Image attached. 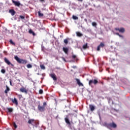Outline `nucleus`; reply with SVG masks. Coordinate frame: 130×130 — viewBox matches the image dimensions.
<instances>
[{
  "instance_id": "1",
  "label": "nucleus",
  "mask_w": 130,
  "mask_h": 130,
  "mask_svg": "<svg viewBox=\"0 0 130 130\" xmlns=\"http://www.w3.org/2000/svg\"><path fill=\"white\" fill-rule=\"evenodd\" d=\"M14 59L18 63H22V64H26V63H28V61L26 59H21L19 58L17 56H14Z\"/></svg>"
},
{
  "instance_id": "2",
  "label": "nucleus",
  "mask_w": 130,
  "mask_h": 130,
  "mask_svg": "<svg viewBox=\"0 0 130 130\" xmlns=\"http://www.w3.org/2000/svg\"><path fill=\"white\" fill-rule=\"evenodd\" d=\"M28 123H29V124H31V125H33L34 126H36V127H37L39 125V122L33 119H29L28 121Z\"/></svg>"
},
{
  "instance_id": "3",
  "label": "nucleus",
  "mask_w": 130,
  "mask_h": 130,
  "mask_svg": "<svg viewBox=\"0 0 130 130\" xmlns=\"http://www.w3.org/2000/svg\"><path fill=\"white\" fill-rule=\"evenodd\" d=\"M106 125L108 128H109V129H111V128H116L117 127V125L114 122L107 123Z\"/></svg>"
},
{
  "instance_id": "4",
  "label": "nucleus",
  "mask_w": 130,
  "mask_h": 130,
  "mask_svg": "<svg viewBox=\"0 0 130 130\" xmlns=\"http://www.w3.org/2000/svg\"><path fill=\"white\" fill-rule=\"evenodd\" d=\"M88 84L90 86H91V87H92L93 84L94 85H97V84H98V80L96 79L90 80H89Z\"/></svg>"
},
{
  "instance_id": "5",
  "label": "nucleus",
  "mask_w": 130,
  "mask_h": 130,
  "mask_svg": "<svg viewBox=\"0 0 130 130\" xmlns=\"http://www.w3.org/2000/svg\"><path fill=\"white\" fill-rule=\"evenodd\" d=\"M115 30H116V31H119V32L120 33H124V31H125V30L124 29V28L123 27H121V28H115Z\"/></svg>"
},
{
  "instance_id": "6",
  "label": "nucleus",
  "mask_w": 130,
  "mask_h": 130,
  "mask_svg": "<svg viewBox=\"0 0 130 130\" xmlns=\"http://www.w3.org/2000/svg\"><path fill=\"white\" fill-rule=\"evenodd\" d=\"M4 61H5V62H6V63L8 64V66H11V67H14V64L13 63H11V62H10V61L9 60V59H8V58H5Z\"/></svg>"
},
{
  "instance_id": "7",
  "label": "nucleus",
  "mask_w": 130,
  "mask_h": 130,
  "mask_svg": "<svg viewBox=\"0 0 130 130\" xmlns=\"http://www.w3.org/2000/svg\"><path fill=\"white\" fill-rule=\"evenodd\" d=\"M50 77L53 79V81H57V78H56V75L55 74L52 73L50 74Z\"/></svg>"
},
{
  "instance_id": "8",
  "label": "nucleus",
  "mask_w": 130,
  "mask_h": 130,
  "mask_svg": "<svg viewBox=\"0 0 130 130\" xmlns=\"http://www.w3.org/2000/svg\"><path fill=\"white\" fill-rule=\"evenodd\" d=\"M38 108L39 109V111H41V112H43V111L45 110V107L44 106H41L40 105H38Z\"/></svg>"
},
{
  "instance_id": "9",
  "label": "nucleus",
  "mask_w": 130,
  "mask_h": 130,
  "mask_svg": "<svg viewBox=\"0 0 130 130\" xmlns=\"http://www.w3.org/2000/svg\"><path fill=\"white\" fill-rule=\"evenodd\" d=\"M20 92H22V93H25L27 94L28 93V90L26 89L25 87H21L19 89Z\"/></svg>"
},
{
  "instance_id": "10",
  "label": "nucleus",
  "mask_w": 130,
  "mask_h": 130,
  "mask_svg": "<svg viewBox=\"0 0 130 130\" xmlns=\"http://www.w3.org/2000/svg\"><path fill=\"white\" fill-rule=\"evenodd\" d=\"M64 120L67 123V124L69 125V126H71V122H70V120H69V116L67 115L66 117L64 118Z\"/></svg>"
},
{
  "instance_id": "11",
  "label": "nucleus",
  "mask_w": 130,
  "mask_h": 130,
  "mask_svg": "<svg viewBox=\"0 0 130 130\" xmlns=\"http://www.w3.org/2000/svg\"><path fill=\"white\" fill-rule=\"evenodd\" d=\"M12 1L13 4H14V5L16 7H19L20 6H21V3H20V2L15 1L14 0H12Z\"/></svg>"
},
{
  "instance_id": "12",
  "label": "nucleus",
  "mask_w": 130,
  "mask_h": 130,
  "mask_svg": "<svg viewBox=\"0 0 130 130\" xmlns=\"http://www.w3.org/2000/svg\"><path fill=\"white\" fill-rule=\"evenodd\" d=\"M63 51L66 53V54H69V49L67 47H63Z\"/></svg>"
},
{
  "instance_id": "13",
  "label": "nucleus",
  "mask_w": 130,
  "mask_h": 130,
  "mask_svg": "<svg viewBox=\"0 0 130 130\" xmlns=\"http://www.w3.org/2000/svg\"><path fill=\"white\" fill-rule=\"evenodd\" d=\"M76 81L79 86H83V84L82 83H81L80 79H79L78 78H76Z\"/></svg>"
},
{
  "instance_id": "14",
  "label": "nucleus",
  "mask_w": 130,
  "mask_h": 130,
  "mask_svg": "<svg viewBox=\"0 0 130 130\" xmlns=\"http://www.w3.org/2000/svg\"><path fill=\"white\" fill-rule=\"evenodd\" d=\"M9 13L12 15V16H14L15 14H16V11H15L14 9H11L9 10Z\"/></svg>"
},
{
  "instance_id": "15",
  "label": "nucleus",
  "mask_w": 130,
  "mask_h": 130,
  "mask_svg": "<svg viewBox=\"0 0 130 130\" xmlns=\"http://www.w3.org/2000/svg\"><path fill=\"white\" fill-rule=\"evenodd\" d=\"M76 34L78 37H82V36H83V34L81 33L80 31H77Z\"/></svg>"
},
{
  "instance_id": "16",
  "label": "nucleus",
  "mask_w": 130,
  "mask_h": 130,
  "mask_svg": "<svg viewBox=\"0 0 130 130\" xmlns=\"http://www.w3.org/2000/svg\"><path fill=\"white\" fill-rule=\"evenodd\" d=\"M12 101L14 104L18 105V101L17 100V99L14 98V99H12Z\"/></svg>"
},
{
  "instance_id": "17",
  "label": "nucleus",
  "mask_w": 130,
  "mask_h": 130,
  "mask_svg": "<svg viewBox=\"0 0 130 130\" xmlns=\"http://www.w3.org/2000/svg\"><path fill=\"white\" fill-rule=\"evenodd\" d=\"M89 108L91 111L95 110V107L92 105H89Z\"/></svg>"
},
{
  "instance_id": "18",
  "label": "nucleus",
  "mask_w": 130,
  "mask_h": 130,
  "mask_svg": "<svg viewBox=\"0 0 130 130\" xmlns=\"http://www.w3.org/2000/svg\"><path fill=\"white\" fill-rule=\"evenodd\" d=\"M28 32L29 33V34H32L34 36H35V32H34V31H33L32 29H29Z\"/></svg>"
},
{
  "instance_id": "19",
  "label": "nucleus",
  "mask_w": 130,
  "mask_h": 130,
  "mask_svg": "<svg viewBox=\"0 0 130 130\" xmlns=\"http://www.w3.org/2000/svg\"><path fill=\"white\" fill-rule=\"evenodd\" d=\"M38 14L39 15V17H43L44 15L43 13H41V11H39L38 12Z\"/></svg>"
},
{
  "instance_id": "20",
  "label": "nucleus",
  "mask_w": 130,
  "mask_h": 130,
  "mask_svg": "<svg viewBox=\"0 0 130 130\" xmlns=\"http://www.w3.org/2000/svg\"><path fill=\"white\" fill-rule=\"evenodd\" d=\"M69 40L70 39H66L64 40V43H65L66 45H67L68 43H69Z\"/></svg>"
},
{
  "instance_id": "21",
  "label": "nucleus",
  "mask_w": 130,
  "mask_h": 130,
  "mask_svg": "<svg viewBox=\"0 0 130 130\" xmlns=\"http://www.w3.org/2000/svg\"><path fill=\"white\" fill-rule=\"evenodd\" d=\"M9 91H10V88H9V87H8V86H7L6 89L5 91V93H6V94H7L8 92H9Z\"/></svg>"
},
{
  "instance_id": "22",
  "label": "nucleus",
  "mask_w": 130,
  "mask_h": 130,
  "mask_svg": "<svg viewBox=\"0 0 130 130\" xmlns=\"http://www.w3.org/2000/svg\"><path fill=\"white\" fill-rule=\"evenodd\" d=\"M88 48V44H85V45H83V49H87Z\"/></svg>"
},
{
  "instance_id": "23",
  "label": "nucleus",
  "mask_w": 130,
  "mask_h": 130,
  "mask_svg": "<svg viewBox=\"0 0 130 130\" xmlns=\"http://www.w3.org/2000/svg\"><path fill=\"white\" fill-rule=\"evenodd\" d=\"M10 43H11V44H12V45H16V44L13 42V40H10L9 41Z\"/></svg>"
},
{
  "instance_id": "24",
  "label": "nucleus",
  "mask_w": 130,
  "mask_h": 130,
  "mask_svg": "<svg viewBox=\"0 0 130 130\" xmlns=\"http://www.w3.org/2000/svg\"><path fill=\"white\" fill-rule=\"evenodd\" d=\"M40 68H41V70H45V66H44V65H43V64H41L40 65Z\"/></svg>"
},
{
  "instance_id": "25",
  "label": "nucleus",
  "mask_w": 130,
  "mask_h": 130,
  "mask_svg": "<svg viewBox=\"0 0 130 130\" xmlns=\"http://www.w3.org/2000/svg\"><path fill=\"white\" fill-rule=\"evenodd\" d=\"M26 67L27 69H31L32 65H31V64H28Z\"/></svg>"
},
{
  "instance_id": "26",
  "label": "nucleus",
  "mask_w": 130,
  "mask_h": 130,
  "mask_svg": "<svg viewBox=\"0 0 130 130\" xmlns=\"http://www.w3.org/2000/svg\"><path fill=\"white\" fill-rule=\"evenodd\" d=\"M92 25L93 26V27H96V26H97V23L95 22H93L92 23Z\"/></svg>"
},
{
  "instance_id": "27",
  "label": "nucleus",
  "mask_w": 130,
  "mask_h": 130,
  "mask_svg": "<svg viewBox=\"0 0 130 130\" xmlns=\"http://www.w3.org/2000/svg\"><path fill=\"white\" fill-rule=\"evenodd\" d=\"M105 45L104 44V43H101L99 46H100V47H104Z\"/></svg>"
},
{
  "instance_id": "28",
  "label": "nucleus",
  "mask_w": 130,
  "mask_h": 130,
  "mask_svg": "<svg viewBox=\"0 0 130 130\" xmlns=\"http://www.w3.org/2000/svg\"><path fill=\"white\" fill-rule=\"evenodd\" d=\"M73 20H78V17L76 16L75 15H73Z\"/></svg>"
},
{
  "instance_id": "29",
  "label": "nucleus",
  "mask_w": 130,
  "mask_h": 130,
  "mask_svg": "<svg viewBox=\"0 0 130 130\" xmlns=\"http://www.w3.org/2000/svg\"><path fill=\"white\" fill-rule=\"evenodd\" d=\"M18 98L21 99L22 98V94H17Z\"/></svg>"
},
{
  "instance_id": "30",
  "label": "nucleus",
  "mask_w": 130,
  "mask_h": 130,
  "mask_svg": "<svg viewBox=\"0 0 130 130\" xmlns=\"http://www.w3.org/2000/svg\"><path fill=\"white\" fill-rule=\"evenodd\" d=\"M8 110L9 112H13V109H12V108H8Z\"/></svg>"
},
{
  "instance_id": "31",
  "label": "nucleus",
  "mask_w": 130,
  "mask_h": 130,
  "mask_svg": "<svg viewBox=\"0 0 130 130\" xmlns=\"http://www.w3.org/2000/svg\"><path fill=\"white\" fill-rule=\"evenodd\" d=\"M13 126L15 127V128H17V124H16V123H15V122H13Z\"/></svg>"
},
{
  "instance_id": "32",
  "label": "nucleus",
  "mask_w": 130,
  "mask_h": 130,
  "mask_svg": "<svg viewBox=\"0 0 130 130\" xmlns=\"http://www.w3.org/2000/svg\"><path fill=\"white\" fill-rule=\"evenodd\" d=\"M116 35H118V36H119V37H121L122 38H123V36H122V35H119V33H116Z\"/></svg>"
},
{
  "instance_id": "33",
  "label": "nucleus",
  "mask_w": 130,
  "mask_h": 130,
  "mask_svg": "<svg viewBox=\"0 0 130 130\" xmlns=\"http://www.w3.org/2000/svg\"><path fill=\"white\" fill-rule=\"evenodd\" d=\"M1 73H2V74H5L6 73V70L5 69H2L1 70Z\"/></svg>"
},
{
  "instance_id": "34",
  "label": "nucleus",
  "mask_w": 130,
  "mask_h": 130,
  "mask_svg": "<svg viewBox=\"0 0 130 130\" xmlns=\"http://www.w3.org/2000/svg\"><path fill=\"white\" fill-rule=\"evenodd\" d=\"M39 94H43V90L40 89V90H39Z\"/></svg>"
},
{
  "instance_id": "35",
  "label": "nucleus",
  "mask_w": 130,
  "mask_h": 130,
  "mask_svg": "<svg viewBox=\"0 0 130 130\" xmlns=\"http://www.w3.org/2000/svg\"><path fill=\"white\" fill-rule=\"evenodd\" d=\"M19 17H20V18L21 19H25V16H24L20 15Z\"/></svg>"
},
{
  "instance_id": "36",
  "label": "nucleus",
  "mask_w": 130,
  "mask_h": 130,
  "mask_svg": "<svg viewBox=\"0 0 130 130\" xmlns=\"http://www.w3.org/2000/svg\"><path fill=\"white\" fill-rule=\"evenodd\" d=\"M72 58L75 59V58H77V56L75 55H72Z\"/></svg>"
},
{
  "instance_id": "37",
  "label": "nucleus",
  "mask_w": 130,
  "mask_h": 130,
  "mask_svg": "<svg viewBox=\"0 0 130 130\" xmlns=\"http://www.w3.org/2000/svg\"><path fill=\"white\" fill-rule=\"evenodd\" d=\"M100 47H100V46H99L98 47V48H97V50H98V51H99V50H100Z\"/></svg>"
},
{
  "instance_id": "38",
  "label": "nucleus",
  "mask_w": 130,
  "mask_h": 130,
  "mask_svg": "<svg viewBox=\"0 0 130 130\" xmlns=\"http://www.w3.org/2000/svg\"><path fill=\"white\" fill-rule=\"evenodd\" d=\"M62 59L64 61L67 62V60H66V58L62 57Z\"/></svg>"
},
{
  "instance_id": "39",
  "label": "nucleus",
  "mask_w": 130,
  "mask_h": 130,
  "mask_svg": "<svg viewBox=\"0 0 130 130\" xmlns=\"http://www.w3.org/2000/svg\"><path fill=\"white\" fill-rule=\"evenodd\" d=\"M43 106H46V103H43Z\"/></svg>"
},
{
  "instance_id": "40",
  "label": "nucleus",
  "mask_w": 130,
  "mask_h": 130,
  "mask_svg": "<svg viewBox=\"0 0 130 130\" xmlns=\"http://www.w3.org/2000/svg\"><path fill=\"white\" fill-rule=\"evenodd\" d=\"M73 69H76L77 68V66H73Z\"/></svg>"
},
{
  "instance_id": "41",
  "label": "nucleus",
  "mask_w": 130,
  "mask_h": 130,
  "mask_svg": "<svg viewBox=\"0 0 130 130\" xmlns=\"http://www.w3.org/2000/svg\"><path fill=\"white\" fill-rule=\"evenodd\" d=\"M40 2H41V3H43V2H44V0H40Z\"/></svg>"
},
{
  "instance_id": "42",
  "label": "nucleus",
  "mask_w": 130,
  "mask_h": 130,
  "mask_svg": "<svg viewBox=\"0 0 130 130\" xmlns=\"http://www.w3.org/2000/svg\"><path fill=\"white\" fill-rule=\"evenodd\" d=\"M10 84L11 86H12V81H10Z\"/></svg>"
},
{
  "instance_id": "43",
  "label": "nucleus",
  "mask_w": 130,
  "mask_h": 130,
  "mask_svg": "<svg viewBox=\"0 0 130 130\" xmlns=\"http://www.w3.org/2000/svg\"><path fill=\"white\" fill-rule=\"evenodd\" d=\"M78 2H83V0H78Z\"/></svg>"
},
{
  "instance_id": "44",
  "label": "nucleus",
  "mask_w": 130,
  "mask_h": 130,
  "mask_svg": "<svg viewBox=\"0 0 130 130\" xmlns=\"http://www.w3.org/2000/svg\"><path fill=\"white\" fill-rule=\"evenodd\" d=\"M84 21H85V22H87V19H84Z\"/></svg>"
},
{
  "instance_id": "45",
  "label": "nucleus",
  "mask_w": 130,
  "mask_h": 130,
  "mask_svg": "<svg viewBox=\"0 0 130 130\" xmlns=\"http://www.w3.org/2000/svg\"><path fill=\"white\" fill-rule=\"evenodd\" d=\"M69 115H73V114H69Z\"/></svg>"
},
{
  "instance_id": "46",
  "label": "nucleus",
  "mask_w": 130,
  "mask_h": 130,
  "mask_svg": "<svg viewBox=\"0 0 130 130\" xmlns=\"http://www.w3.org/2000/svg\"><path fill=\"white\" fill-rule=\"evenodd\" d=\"M101 84H102V85H103V82H101Z\"/></svg>"
}]
</instances>
